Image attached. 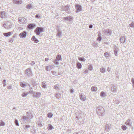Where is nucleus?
Masks as SVG:
<instances>
[{"mask_svg":"<svg viewBox=\"0 0 134 134\" xmlns=\"http://www.w3.org/2000/svg\"><path fill=\"white\" fill-rule=\"evenodd\" d=\"M96 110L97 114L99 115L102 116L104 115L105 110L103 107L99 106L97 107Z\"/></svg>","mask_w":134,"mask_h":134,"instance_id":"f257e3e1","label":"nucleus"},{"mask_svg":"<svg viewBox=\"0 0 134 134\" xmlns=\"http://www.w3.org/2000/svg\"><path fill=\"white\" fill-rule=\"evenodd\" d=\"M61 60V56L59 54L57 55L56 59L53 60V62L55 64L58 65L59 64L58 61Z\"/></svg>","mask_w":134,"mask_h":134,"instance_id":"f03ea898","label":"nucleus"},{"mask_svg":"<svg viewBox=\"0 0 134 134\" xmlns=\"http://www.w3.org/2000/svg\"><path fill=\"white\" fill-rule=\"evenodd\" d=\"M43 31V29L42 27H37L35 30L34 32L37 35H39Z\"/></svg>","mask_w":134,"mask_h":134,"instance_id":"7ed1b4c3","label":"nucleus"},{"mask_svg":"<svg viewBox=\"0 0 134 134\" xmlns=\"http://www.w3.org/2000/svg\"><path fill=\"white\" fill-rule=\"evenodd\" d=\"M19 23L22 24H26L27 22V20L24 18H19L18 19Z\"/></svg>","mask_w":134,"mask_h":134,"instance_id":"20e7f679","label":"nucleus"},{"mask_svg":"<svg viewBox=\"0 0 134 134\" xmlns=\"http://www.w3.org/2000/svg\"><path fill=\"white\" fill-rule=\"evenodd\" d=\"M25 74L28 77L31 76L32 75V72L30 68L27 69L25 71Z\"/></svg>","mask_w":134,"mask_h":134,"instance_id":"39448f33","label":"nucleus"},{"mask_svg":"<svg viewBox=\"0 0 134 134\" xmlns=\"http://www.w3.org/2000/svg\"><path fill=\"white\" fill-rule=\"evenodd\" d=\"M75 7L76 9V13L81 12L82 10V7L81 5L78 4H76Z\"/></svg>","mask_w":134,"mask_h":134,"instance_id":"423d86ee","label":"nucleus"},{"mask_svg":"<svg viewBox=\"0 0 134 134\" xmlns=\"http://www.w3.org/2000/svg\"><path fill=\"white\" fill-rule=\"evenodd\" d=\"M103 31L104 34L105 35H109L111 34V31L109 29H104L103 30Z\"/></svg>","mask_w":134,"mask_h":134,"instance_id":"0eeeda50","label":"nucleus"},{"mask_svg":"<svg viewBox=\"0 0 134 134\" xmlns=\"http://www.w3.org/2000/svg\"><path fill=\"white\" fill-rule=\"evenodd\" d=\"M41 96V93L40 92H35L33 95V96L34 98H40Z\"/></svg>","mask_w":134,"mask_h":134,"instance_id":"6e6552de","label":"nucleus"},{"mask_svg":"<svg viewBox=\"0 0 134 134\" xmlns=\"http://www.w3.org/2000/svg\"><path fill=\"white\" fill-rule=\"evenodd\" d=\"M36 26V25L34 24L31 23L27 25V28L29 29H33Z\"/></svg>","mask_w":134,"mask_h":134,"instance_id":"1a4fd4ad","label":"nucleus"},{"mask_svg":"<svg viewBox=\"0 0 134 134\" xmlns=\"http://www.w3.org/2000/svg\"><path fill=\"white\" fill-rule=\"evenodd\" d=\"M13 2L15 4L19 5L21 4L23 2L21 0H13Z\"/></svg>","mask_w":134,"mask_h":134,"instance_id":"9d476101","label":"nucleus"},{"mask_svg":"<svg viewBox=\"0 0 134 134\" xmlns=\"http://www.w3.org/2000/svg\"><path fill=\"white\" fill-rule=\"evenodd\" d=\"M27 115L26 116L28 118V120L29 119H32L33 118V116L32 114L30 112H27Z\"/></svg>","mask_w":134,"mask_h":134,"instance_id":"9b49d317","label":"nucleus"},{"mask_svg":"<svg viewBox=\"0 0 134 134\" xmlns=\"http://www.w3.org/2000/svg\"><path fill=\"white\" fill-rule=\"evenodd\" d=\"M82 93H79V95L80 96V99L82 101H85L86 99V97L85 95L84 94L82 95Z\"/></svg>","mask_w":134,"mask_h":134,"instance_id":"f8f14e48","label":"nucleus"},{"mask_svg":"<svg viewBox=\"0 0 134 134\" xmlns=\"http://www.w3.org/2000/svg\"><path fill=\"white\" fill-rule=\"evenodd\" d=\"M126 38L124 36H122L120 37V41L122 43H125L126 42Z\"/></svg>","mask_w":134,"mask_h":134,"instance_id":"ddd939ff","label":"nucleus"},{"mask_svg":"<svg viewBox=\"0 0 134 134\" xmlns=\"http://www.w3.org/2000/svg\"><path fill=\"white\" fill-rule=\"evenodd\" d=\"M27 33L25 31L19 34L20 37L22 38H25L26 36Z\"/></svg>","mask_w":134,"mask_h":134,"instance_id":"4468645a","label":"nucleus"},{"mask_svg":"<svg viewBox=\"0 0 134 134\" xmlns=\"http://www.w3.org/2000/svg\"><path fill=\"white\" fill-rule=\"evenodd\" d=\"M12 24L9 22H8L5 25L4 27L6 28L9 29L12 27Z\"/></svg>","mask_w":134,"mask_h":134,"instance_id":"2eb2a0df","label":"nucleus"},{"mask_svg":"<svg viewBox=\"0 0 134 134\" xmlns=\"http://www.w3.org/2000/svg\"><path fill=\"white\" fill-rule=\"evenodd\" d=\"M73 19L72 17L71 16H68L64 17L63 18V20L64 21L65 20H69L70 21L72 20Z\"/></svg>","mask_w":134,"mask_h":134,"instance_id":"dca6fc26","label":"nucleus"},{"mask_svg":"<svg viewBox=\"0 0 134 134\" xmlns=\"http://www.w3.org/2000/svg\"><path fill=\"white\" fill-rule=\"evenodd\" d=\"M1 17L2 18H4L6 17L7 14L4 11H1Z\"/></svg>","mask_w":134,"mask_h":134,"instance_id":"f3484780","label":"nucleus"},{"mask_svg":"<svg viewBox=\"0 0 134 134\" xmlns=\"http://www.w3.org/2000/svg\"><path fill=\"white\" fill-rule=\"evenodd\" d=\"M125 124L127 125H128L130 127L131 126L132 121L130 119L127 120L125 122Z\"/></svg>","mask_w":134,"mask_h":134,"instance_id":"a211bd4d","label":"nucleus"},{"mask_svg":"<svg viewBox=\"0 0 134 134\" xmlns=\"http://www.w3.org/2000/svg\"><path fill=\"white\" fill-rule=\"evenodd\" d=\"M62 9L63 10H64L66 12H68L69 9V7L68 5L65 6H62Z\"/></svg>","mask_w":134,"mask_h":134,"instance_id":"6ab92c4d","label":"nucleus"},{"mask_svg":"<svg viewBox=\"0 0 134 134\" xmlns=\"http://www.w3.org/2000/svg\"><path fill=\"white\" fill-rule=\"evenodd\" d=\"M111 91L113 92H116L117 91L116 87L114 86H113L111 87Z\"/></svg>","mask_w":134,"mask_h":134,"instance_id":"aec40b11","label":"nucleus"},{"mask_svg":"<svg viewBox=\"0 0 134 134\" xmlns=\"http://www.w3.org/2000/svg\"><path fill=\"white\" fill-rule=\"evenodd\" d=\"M31 40L32 41H34V42L35 43H37L38 42V40L34 36H33L31 38Z\"/></svg>","mask_w":134,"mask_h":134,"instance_id":"412c9836","label":"nucleus"},{"mask_svg":"<svg viewBox=\"0 0 134 134\" xmlns=\"http://www.w3.org/2000/svg\"><path fill=\"white\" fill-rule=\"evenodd\" d=\"M12 34V32H9L7 33H4L3 35L5 36L8 37L10 36Z\"/></svg>","mask_w":134,"mask_h":134,"instance_id":"4be33fe9","label":"nucleus"},{"mask_svg":"<svg viewBox=\"0 0 134 134\" xmlns=\"http://www.w3.org/2000/svg\"><path fill=\"white\" fill-rule=\"evenodd\" d=\"M77 68L79 69H80L82 68V65L81 63L78 62L76 64Z\"/></svg>","mask_w":134,"mask_h":134,"instance_id":"5701e85b","label":"nucleus"},{"mask_svg":"<svg viewBox=\"0 0 134 134\" xmlns=\"http://www.w3.org/2000/svg\"><path fill=\"white\" fill-rule=\"evenodd\" d=\"M91 90L92 91L96 92L97 90V88L96 87L93 86L91 87Z\"/></svg>","mask_w":134,"mask_h":134,"instance_id":"b1692460","label":"nucleus"},{"mask_svg":"<svg viewBox=\"0 0 134 134\" xmlns=\"http://www.w3.org/2000/svg\"><path fill=\"white\" fill-rule=\"evenodd\" d=\"M21 119L23 121H25V120H26V121H29L26 116H23L22 117Z\"/></svg>","mask_w":134,"mask_h":134,"instance_id":"393cba45","label":"nucleus"},{"mask_svg":"<svg viewBox=\"0 0 134 134\" xmlns=\"http://www.w3.org/2000/svg\"><path fill=\"white\" fill-rule=\"evenodd\" d=\"M57 31V34L56 36H58L60 37H61L62 32L59 30H58Z\"/></svg>","mask_w":134,"mask_h":134,"instance_id":"a878e982","label":"nucleus"},{"mask_svg":"<svg viewBox=\"0 0 134 134\" xmlns=\"http://www.w3.org/2000/svg\"><path fill=\"white\" fill-rule=\"evenodd\" d=\"M114 52L115 55L116 56H117L118 55V51L117 49V48L116 47L114 48Z\"/></svg>","mask_w":134,"mask_h":134,"instance_id":"bb28decb","label":"nucleus"},{"mask_svg":"<svg viewBox=\"0 0 134 134\" xmlns=\"http://www.w3.org/2000/svg\"><path fill=\"white\" fill-rule=\"evenodd\" d=\"M20 86L22 87H25L26 86L25 83L22 82H20Z\"/></svg>","mask_w":134,"mask_h":134,"instance_id":"cd10ccee","label":"nucleus"},{"mask_svg":"<svg viewBox=\"0 0 134 134\" xmlns=\"http://www.w3.org/2000/svg\"><path fill=\"white\" fill-rule=\"evenodd\" d=\"M56 97L57 99H59L61 98V94L59 93H57L56 94Z\"/></svg>","mask_w":134,"mask_h":134,"instance_id":"c85d7f7f","label":"nucleus"},{"mask_svg":"<svg viewBox=\"0 0 134 134\" xmlns=\"http://www.w3.org/2000/svg\"><path fill=\"white\" fill-rule=\"evenodd\" d=\"M78 59L79 60L81 61L85 62L86 59L83 58V57H81L78 58Z\"/></svg>","mask_w":134,"mask_h":134,"instance_id":"c756f323","label":"nucleus"},{"mask_svg":"<svg viewBox=\"0 0 134 134\" xmlns=\"http://www.w3.org/2000/svg\"><path fill=\"white\" fill-rule=\"evenodd\" d=\"M100 71L101 72L104 73L105 72V70L104 68L102 67L100 69Z\"/></svg>","mask_w":134,"mask_h":134,"instance_id":"7c9ffc66","label":"nucleus"},{"mask_svg":"<svg viewBox=\"0 0 134 134\" xmlns=\"http://www.w3.org/2000/svg\"><path fill=\"white\" fill-rule=\"evenodd\" d=\"M26 7L27 9H30L32 8V6L31 4H28L26 6Z\"/></svg>","mask_w":134,"mask_h":134,"instance_id":"2f4dec72","label":"nucleus"},{"mask_svg":"<svg viewBox=\"0 0 134 134\" xmlns=\"http://www.w3.org/2000/svg\"><path fill=\"white\" fill-rule=\"evenodd\" d=\"M5 122L1 120V121L0 122V126H2L5 125Z\"/></svg>","mask_w":134,"mask_h":134,"instance_id":"473e14b6","label":"nucleus"},{"mask_svg":"<svg viewBox=\"0 0 134 134\" xmlns=\"http://www.w3.org/2000/svg\"><path fill=\"white\" fill-rule=\"evenodd\" d=\"M29 94V93H23L21 94V96L23 97H26Z\"/></svg>","mask_w":134,"mask_h":134,"instance_id":"72a5a7b5","label":"nucleus"},{"mask_svg":"<svg viewBox=\"0 0 134 134\" xmlns=\"http://www.w3.org/2000/svg\"><path fill=\"white\" fill-rule=\"evenodd\" d=\"M53 115V114L52 113H49L47 114V116L48 118H51L52 117Z\"/></svg>","mask_w":134,"mask_h":134,"instance_id":"f704fd0d","label":"nucleus"},{"mask_svg":"<svg viewBox=\"0 0 134 134\" xmlns=\"http://www.w3.org/2000/svg\"><path fill=\"white\" fill-rule=\"evenodd\" d=\"M42 86L43 88H46V85L45 83L44 82H42Z\"/></svg>","mask_w":134,"mask_h":134,"instance_id":"c9c22d12","label":"nucleus"},{"mask_svg":"<svg viewBox=\"0 0 134 134\" xmlns=\"http://www.w3.org/2000/svg\"><path fill=\"white\" fill-rule=\"evenodd\" d=\"M100 96L102 97H104L105 93L103 92H102L100 94Z\"/></svg>","mask_w":134,"mask_h":134,"instance_id":"e433bc0d","label":"nucleus"},{"mask_svg":"<svg viewBox=\"0 0 134 134\" xmlns=\"http://www.w3.org/2000/svg\"><path fill=\"white\" fill-rule=\"evenodd\" d=\"M121 128L123 130H125L126 129L127 127L126 126L123 125L121 126Z\"/></svg>","mask_w":134,"mask_h":134,"instance_id":"4c0bfd02","label":"nucleus"},{"mask_svg":"<svg viewBox=\"0 0 134 134\" xmlns=\"http://www.w3.org/2000/svg\"><path fill=\"white\" fill-rule=\"evenodd\" d=\"M88 69L89 70H92L93 69L92 65H90L88 67Z\"/></svg>","mask_w":134,"mask_h":134,"instance_id":"58836bf2","label":"nucleus"},{"mask_svg":"<svg viewBox=\"0 0 134 134\" xmlns=\"http://www.w3.org/2000/svg\"><path fill=\"white\" fill-rule=\"evenodd\" d=\"M3 86L5 87L6 86V80H4L3 81Z\"/></svg>","mask_w":134,"mask_h":134,"instance_id":"ea45409f","label":"nucleus"},{"mask_svg":"<svg viewBox=\"0 0 134 134\" xmlns=\"http://www.w3.org/2000/svg\"><path fill=\"white\" fill-rule=\"evenodd\" d=\"M48 127L49 128L50 130H52L53 129V127L51 124H48Z\"/></svg>","mask_w":134,"mask_h":134,"instance_id":"a19ab883","label":"nucleus"},{"mask_svg":"<svg viewBox=\"0 0 134 134\" xmlns=\"http://www.w3.org/2000/svg\"><path fill=\"white\" fill-rule=\"evenodd\" d=\"M30 127V126L29 125H26L25 126V127L24 128V129L26 131H27V129L28 128H29Z\"/></svg>","mask_w":134,"mask_h":134,"instance_id":"79ce46f5","label":"nucleus"},{"mask_svg":"<svg viewBox=\"0 0 134 134\" xmlns=\"http://www.w3.org/2000/svg\"><path fill=\"white\" fill-rule=\"evenodd\" d=\"M15 123L16 126H19V124L18 123V121L17 119L15 120Z\"/></svg>","mask_w":134,"mask_h":134,"instance_id":"37998d69","label":"nucleus"},{"mask_svg":"<svg viewBox=\"0 0 134 134\" xmlns=\"http://www.w3.org/2000/svg\"><path fill=\"white\" fill-rule=\"evenodd\" d=\"M35 92H34L31 89H30V91H29V92H28V93H29H29L33 94H34Z\"/></svg>","mask_w":134,"mask_h":134,"instance_id":"c03bdc74","label":"nucleus"},{"mask_svg":"<svg viewBox=\"0 0 134 134\" xmlns=\"http://www.w3.org/2000/svg\"><path fill=\"white\" fill-rule=\"evenodd\" d=\"M102 37L100 36H99L98 37L97 40L100 41L102 40Z\"/></svg>","mask_w":134,"mask_h":134,"instance_id":"a18cd8bd","label":"nucleus"},{"mask_svg":"<svg viewBox=\"0 0 134 134\" xmlns=\"http://www.w3.org/2000/svg\"><path fill=\"white\" fill-rule=\"evenodd\" d=\"M104 55L107 58H107L108 57L109 54L108 53L105 52L104 53Z\"/></svg>","mask_w":134,"mask_h":134,"instance_id":"49530a36","label":"nucleus"},{"mask_svg":"<svg viewBox=\"0 0 134 134\" xmlns=\"http://www.w3.org/2000/svg\"><path fill=\"white\" fill-rule=\"evenodd\" d=\"M130 26L131 27H133L134 26V23H132L130 24Z\"/></svg>","mask_w":134,"mask_h":134,"instance_id":"de8ad7c7","label":"nucleus"},{"mask_svg":"<svg viewBox=\"0 0 134 134\" xmlns=\"http://www.w3.org/2000/svg\"><path fill=\"white\" fill-rule=\"evenodd\" d=\"M7 88L8 89H11L12 88V86H8Z\"/></svg>","mask_w":134,"mask_h":134,"instance_id":"09e8293b","label":"nucleus"},{"mask_svg":"<svg viewBox=\"0 0 134 134\" xmlns=\"http://www.w3.org/2000/svg\"><path fill=\"white\" fill-rule=\"evenodd\" d=\"M14 40V39L13 38H11L9 40V42H10L12 43L13 41Z\"/></svg>","mask_w":134,"mask_h":134,"instance_id":"8fccbe9b","label":"nucleus"},{"mask_svg":"<svg viewBox=\"0 0 134 134\" xmlns=\"http://www.w3.org/2000/svg\"><path fill=\"white\" fill-rule=\"evenodd\" d=\"M54 88L55 89L57 90L59 89V85H56L54 86Z\"/></svg>","mask_w":134,"mask_h":134,"instance_id":"3c124183","label":"nucleus"},{"mask_svg":"<svg viewBox=\"0 0 134 134\" xmlns=\"http://www.w3.org/2000/svg\"><path fill=\"white\" fill-rule=\"evenodd\" d=\"M49 67L51 69H53L54 68V66L53 65H49Z\"/></svg>","mask_w":134,"mask_h":134,"instance_id":"603ef678","label":"nucleus"},{"mask_svg":"<svg viewBox=\"0 0 134 134\" xmlns=\"http://www.w3.org/2000/svg\"><path fill=\"white\" fill-rule=\"evenodd\" d=\"M30 64L32 66L34 65L35 64V62L34 61H32Z\"/></svg>","mask_w":134,"mask_h":134,"instance_id":"864d4df0","label":"nucleus"},{"mask_svg":"<svg viewBox=\"0 0 134 134\" xmlns=\"http://www.w3.org/2000/svg\"><path fill=\"white\" fill-rule=\"evenodd\" d=\"M131 82L133 85V87H134V79L133 78H132L131 79Z\"/></svg>","mask_w":134,"mask_h":134,"instance_id":"5fc2aeb1","label":"nucleus"},{"mask_svg":"<svg viewBox=\"0 0 134 134\" xmlns=\"http://www.w3.org/2000/svg\"><path fill=\"white\" fill-rule=\"evenodd\" d=\"M49 66H47L46 67V70L47 71H48L49 70Z\"/></svg>","mask_w":134,"mask_h":134,"instance_id":"6e6d98bb","label":"nucleus"},{"mask_svg":"<svg viewBox=\"0 0 134 134\" xmlns=\"http://www.w3.org/2000/svg\"><path fill=\"white\" fill-rule=\"evenodd\" d=\"M111 70V68L110 67H108L107 69V70L108 71H109Z\"/></svg>","mask_w":134,"mask_h":134,"instance_id":"4d7b16f0","label":"nucleus"},{"mask_svg":"<svg viewBox=\"0 0 134 134\" xmlns=\"http://www.w3.org/2000/svg\"><path fill=\"white\" fill-rule=\"evenodd\" d=\"M88 70L87 69H86L85 70V71H84V72H83L84 73V74H86L88 72Z\"/></svg>","mask_w":134,"mask_h":134,"instance_id":"13d9d810","label":"nucleus"},{"mask_svg":"<svg viewBox=\"0 0 134 134\" xmlns=\"http://www.w3.org/2000/svg\"><path fill=\"white\" fill-rule=\"evenodd\" d=\"M53 75H57V72H55V71H53Z\"/></svg>","mask_w":134,"mask_h":134,"instance_id":"bf43d9fd","label":"nucleus"},{"mask_svg":"<svg viewBox=\"0 0 134 134\" xmlns=\"http://www.w3.org/2000/svg\"><path fill=\"white\" fill-rule=\"evenodd\" d=\"M93 27V25H90L89 26V28L90 29H91V28H92Z\"/></svg>","mask_w":134,"mask_h":134,"instance_id":"052dcab7","label":"nucleus"},{"mask_svg":"<svg viewBox=\"0 0 134 134\" xmlns=\"http://www.w3.org/2000/svg\"><path fill=\"white\" fill-rule=\"evenodd\" d=\"M49 60V59L48 58H46L45 59V60L46 61H48Z\"/></svg>","mask_w":134,"mask_h":134,"instance_id":"680f3d73","label":"nucleus"},{"mask_svg":"<svg viewBox=\"0 0 134 134\" xmlns=\"http://www.w3.org/2000/svg\"><path fill=\"white\" fill-rule=\"evenodd\" d=\"M35 17L36 18H39V15L38 14H37L36 15Z\"/></svg>","mask_w":134,"mask_h":134,"instance_id":"e2e57ef3","label":"nucleus"},{"mask_svg":"<svg viewBox=\"0 0 134 134\" xmlns=\"http://www.w3.org/2000/svg\"><path fill=\"white\" fill-rule=\"evenodd\" d=\"M38 125L40 126H42V124L40 123L39 124H38Z\"/></svg>","mask_w":134,"mask_h":134,"instance_id":"0e129e2a","label":"nucleus"},{"mask_svg":"<svg viewBox=\"0 0 134 134\" xmlns=\"http://www.w3.org/2000/svg\"><path fill=\"white\" fill-rule=\"evenodd\" d=\"M73 91H74V90H73V89H71L70 90L71 93H72Z\"/></svg>","mask_w":134,"mask_h":134,"instance_id":"69168bd1","label":"nucleus"},{"mask_svg":"<svg viewBox=\"0 0 134 134\" xmlns=\"http://www.w3.org/2000/svg\"><path fill=\"white\" fill-rule=\"evenodd\" d=\"M104 42L105 43V44H109V42Z\"/></svg>","mask_w":134,"mask_h":134,"instance_id":"338daca9","label":"nucleus"},{"mask_svg":"<svg viewBox=\"0 0 134 134\" xmlns=\"http://www.w3.org/2000/svg\"><path fill=\"white\" fill-rule=\"evenodd\" d=\"M72 134H78V133L77 132H75L73 133Z\"/></svg>","mask_w":134,"mask_h":134,"instance_id":"774afa93","label":"nucleus"}]
</instances>
